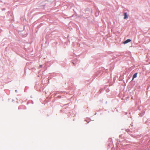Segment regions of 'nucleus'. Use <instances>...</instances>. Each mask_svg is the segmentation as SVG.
Wrapping results in <instances>:
<instances>
[{
	"instance_id": "f257e3e1",
	"label": "nucleus",
	"mask_w": 150,
	"mask_h": 150,
	"mask_svg": "<svg viewBox=\"0 0 150 150\" xmlns=\"http://www.w3.org/2000/svg\"><path fill=\"white\" fill-rule=\"evenodd\" d=\"M131 40L130 39H128L123 42V43L125 44L130 42Z\"/></svg>"
},
{
	"instance_id": "f03ea898",
	"label": "nucleus",
	"mask_w": 150,
	"mask_h": 150,
	"mask_svg": "<svg viewBox=\"0 0 150 150\" xmlns=\"http://www.w3.org/2000/svg\"><path fill=\"white\" fill-rule=\"evenodd\" d=\"M127 12H125L124 13V19H127L128 18V16H127Z\"/></svg>"
},
{
	"instance_id": "7ed1b4c3",
	"label": "nucleus",
	"mask_w": 150,
	"mask_h": 150,
	"mask_svg": "<svg viewBox=\"0 0 150 150\" xmlns=\"http://www.w3.org/2000/svg\"><path fill=\"white\" fill-rule=\"evenodd\" d=\"M137 73H135L133 76V77H132V81L135 78H136L137 77Z\"/></svg>"
},
{
	"instance_id": "20e7f679",
	"label": "nucleus",
	"mask_w": 150,
	"mask_h": 150,
	"mask_svg": "<svg viewBox=\"0 0 150 150\" xmlns=\"http://www.w3.org/2000/svg\"><path fill=\"white\" fill-rule=\"evenodd\" d=\"M139 114L140 116L142 117L144 115V113H139Z\"/></svg>"
},
{
	"instance_id": "39448f33",
	"label": "nucleus",
	"mask_w": 150,
	"mask_h": 150,
	"mask_svg": "<svg viewBox=\"0 0 150 150\" xmlns=\"http://www.w3.org/2000/svg\"><path fill=\"white\" fill-rule=\"evenodd\" d=\"M42 67V65H40L39 66V68H41Z\"/></svg>"
},
{
	"instance_id": "423d86ee",
	"label": "nucleus",
	"mask_w": 150,
	"mask_h": 150,
	"mask_svg": "<svg viewBox=\"0 0 150 150\" xmlns=\"http://www.w3.org/2000/svg\"><path fill=\"white\" fill-rule=\"evenodd\" d=\"M15 92L16 93H17L18 91H17V90H15Z\"/></svg>"
},
{
	"instance_id": "0eeeda50",
	"label": "nucleus",
	"mask_w": 150,
	"mask_h": 150,
	"mask_svg": "<svg viewBox=\"0 0 150 150\" xmlns=\"http://www.w3.org/2000/svg\"><path fill=\"white\" fill-rule=\"evenodd\" d=\"M5 10V8H3V9H2V10Z\"/></svg>"
},
{
	"instance_id": "6e6552de",
	"label": "nucleus",
	"mask_w": 150,
	"mask_h": 150,
	"mask_svg": "<svg viewBox=\"0 0 150 150\" xmlns=\"http://www.w3.org/2000/svg\"><path fill=\"white\" fill-rule=\"evenodd\" d=\"M59 98H61V96H59Z\"/></svg>"
},
{
	"instance_id": "1a4fd4ad",
	"label": "nucleus",
	"mask_w": 150,
	"mask_h": 150,
	"mask_svg": "<svg viewBox=\"0 0 150 150\" xmlns=\"http://www.w3.org/2000/svg\"><path fill=\"white\" fill-rule=\"evenodd\" d=\"M119 137H121V135H120Z\"/></svg>"
},
{
	"instance_id": "9d476101",
	"label": "nucleus",
	"mask_w": 150,
	"mask_h": 150,
	"mask_svg": "<svg viewBox=\"0 0 150 150\" xmlns=\"http://www.w3.org/2000/svg\"><path fill=\"white\" fill-rule=\"evenodd\" d=\"M119 137H121V135H120Z\"/></svg>"
},
{
	"instance_id": "9b49d317",
	"label": "nucleus",
	"mask_w": 150,
	"mask_h": 150,
	"mask_svg": "<svg viewBox=\"0 0 150 150\" xmlns=\"http://www.w3.org/2000/svg\"><path fill=\"white\" fill-rule=\"evenodd\" d=\"M73 63L74 64V63L73 62Z\"/></svg>"
},
{
	"instance_id": "f8f14e48",
	"label": "nucleus",
	"mask_w": 150,
	"mask_h": 150,
	"mask_svg": "<svg viewBox=\"0 0 150 150\" xmlns=\"http://www.w3.org/2000/svg\"><path fill=\"white\" fill-rule=\"evenodd\" d=\"M100 91H101V89H100Z\"/></svg>"
},
{
	"instance_id": "ddd939ff",
	"label": "nucleus",
	"mask_w": 150,
	"mask_h": 150,
	"mask_svg": "<svg viewBox=\"0 0 150 150\" xmlns=\"http://www.w3.org/2000/svg\"><path fill=\"white\" fill-rule=\"evenodd\" d=\"M100 91H101V89H100Z\"/></svg>"
}]
</instances>
